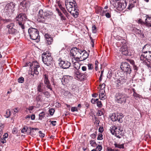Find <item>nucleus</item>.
<instances>
[{"instance_id":"obj_55","label":"nucleus","mask_w":151,"mask_h":151,"mask_svg":"<svg viewBox=\"0 0 151 151\" xmlns=\"http://www.w3.org/2000/svg\"><path fill=\"white\" fill-rule=\"evenodd\" d=\"M39 133L40 134L39 136L41 138H43L45 136V134L42 133V131H39Z\"/></svg>"},{"instance_id":"obj_8","label":"nucleus","mask_w":151,"mask_h":151,"mask_svg":"<svg viewBox=\"0 0 151 151\" xmlns=\"http://www.w3.org/2000/svg\"><path fill=\"white\" fill-rule=\"evenodd\" d=\"M115 5L118 10L122 11L126 8L127 4L125 0H120L119 1L116 2Z\"/></svg>"},{"instance_id":"obj_14","label":"nucleus","mask_w":151,"mask_h":151,"mask_svg":"<svg viewBox=\"0 0 151 151\" xmlns=\"http://www.w3.org/2000/svg\"><path fill=\"white\" fill-rule=\"evenodd\" d=\"M66 8L68 11L71 13L73 10H77L78 6L75 7L74 4H72L71 3H65Z\"/></svg>"},{"instance_id":"obj_6","label":"nucleus","mask_w":151,"mask_h":151,"mask_svg":"<svg viewBox=\"0 0 151 151\" xmlns=\"http://www.w3.org/2000/svg\"><path fill=\"white\" fill-rule=\"evenodd\" d=\"M80 66L79 65L78 68L76 67L74 65V67L77 69L76 70L74 71V76L76 77V79L80 81H83L86 78L87 73L85 72L84 73H80L78 69L80 68Z\"/></svg>"},{"instance_id":"obj_42","label":"nucleus","mask_w":151,"mask_h":151,"mask_svg":"<svg viewBox=\"0 0 151 151\" xmlns=\"http://www.w3.org/2000/svg\"><path fill=\"white\" fill-rule=\"evenodd\" d=\"M133 30L135 31V32L137 34H142V33L141 30H139L137 28H134L133 29Z\"/></svg>"},{"instance_id":"obj_64","label":"nucleus","mask_w":151,"mask_h":151,"mask_svg":"<svg viewBox=\"0 0 151 151\" xmlns=\"http://www.w3.org/2000/svg\"><path fill=\"white\" fill-rule=\"evenodd\" d=\"M109 151H119L118 149H112L110 148L109 149Z\"/></svg>"},{"instance_id":"obj_47","label":"nucleus","mask_w":151,"mask_h":151,"mask_svg":"<svg viewBox=\"0 0 151 151\" xmlns=\"http://www.w3.org/2000/svg\"><path fill=\"white\" fill-rule=\"evenodd\" d=\"M97 106L99 108H101L102 106V104L101 101H99V100L97 101Z\"/></svg>"},{"instance_id":"obj_37","label":"nucleus","mask_w":151,"mask_h":151,"mask_svg":"<svg viewBox=\"0 0 151 151\" xmlns=\"http://www.w3.org/2000/svg\"><path fill=\"white\" fill-rule=\"evenodd\" d=\"M61 10L67 16L68 14V13L66 12V10L65 8L62 6H60V7Z\"/></svg>"},{"instance_id":"obj_48","label":"nucleus","mask_w":151,"mask_h":151,"mask_svg":"<svg viewBox=\"0 0 151 151\" xmlns=\"http://www.w3.org/2000/svg\"><path fill=\"white\" fill-rule=\"evenodd\" d=\"M96 134L97 133L95 132V133H93L91 135L90 137L93 139H95L96 138Z\"/></svg>"},{"instance_id":"obj_5","label":"nucleus","mask_w":151,"mask_h":151,"mask_svg":"<svg viewBox=\"0 0 151 151\" xmlns=\"http://www.w3.org/2000/svg\"><path fill=\"white\" fill-rule=\"evenodd\" d=\"M42 59L43 63L47 66H49L52 63V58L51 53L48 52H44L42 55Z\"/></svg>"},{"instance_id":"obj_29","label":"nucleus","mask_w":151,"mask_h":151,"mask_svg":"<svg viewBox=\"0 0 151 151\" xmlns=\"http://www.w3.org/2000/svg\"><path fill=\"white\" fill-rule=\"evenodd\" d=\"M65 3H68L72 4H74V6L75 7L77 6V4L76 1L74 0H66Z\"/></svg>"},{"instance_id":"obj_22","label":"nucleus","mask_w":151,"mask_h":151,"mask_svg":"<svg viewBox=\"0 0 151 151\" xmlns=\"http://www.w3.org/2000/svg\"><path fill=\"white\" fill-rule=\"evenodd\" d=\"M146 18L145 20V23L146 26L151 27V17H149L148 15H146Z\"/></svg>"},{"instance_id":"obj_34","label":"nucleus","mask_w":151,"mask_h":151,"mask_svg":"<svg viewBox=\"0 0 151 151\" xmlns=\"http://www.w3.org/2000/svg\"><path fill=\"white\" fill-rule=\"evenodd\" d=\"M115 147L118 148L120 149L121 148H124V144L119 145L115 143L114 144Z\"/></svg>"},{"instance_id":"obj_26","label":"nucleus","mask_w":151,"mask_h":151,"mask_svg":"<svg viewBox=\"0 0 151 151\" xmlns=\"http://www.w3.org/2000/svg\"><path fill=\"white\" fill-rule=\"evenodd\" d=\"M121 38V39L118 42H117V43L118 44H121V46H123L124 45H127L126 44V41L123 39H122L121 37H120Z\"/></svg>"},{"instance_id":"obj_7","label":"nucleus","mask_w":151,"mask_h":151,"mask_svg":"<svg viewBox=\"0 0 151 151\" xmlns=\"http://www.w3.org/2000/svg\"><path fill=\"white\" fill-rule=\"evenodd\" d=\"M110 130L113 134L114 135L119 138H120L123 136L120 128H118L115 126H113L110 127Z\"/></svg>"},{"instance_id":"obj_23","label":"nucleus","mask_w":151,"mask_h":151,"mask_svg":"<svg viewBox=\"0 0 151 151\" xmlns=\"http://www.w3.org/2000/svg\"><path fill=\"white\" fill-rule=\"evenodd\" d=\"M37 91L40 92H42L44 91L43 84L42 83L39 84L37 87Z\"/></svg>"},{"instance_id":"obj_53","label":"nucleus","mask_w":151,"mask_h":151,"mask_svg":"<svg viewBox=\"0 0 151 151\" xmlns=\"http://www.w3.org/2000/svg\"><path fill=\"white\" fill-rule=\"evenodd\" d=\"M103 135L101 134H99L97 137V139L101 140L103 139Z\"/></svg>"},{"instance_id":"obj_21","label":"nucleus","mask_w":151,"mask_h":151,"mask_svg":"<svg viewBox=\"0 0 151 151\" xmlns=\"http://www.w3.org/2000/svg\"><path fill=\"white\" fill-rule=\"evenodd\" d=\"M70 77L68 76H65L63 77L61 79V81L62 84L64 85L66 83H68L69 81Z\"/></svg>"},{"instance_id":"obj_33","label":"nucleus","mask_w":151,"mask_h":151,"mask_svg":"<svg viewBox=\"0 0 151 151\" xmlns=\"http://www.w3.org/2000/svg\"><path fill=\"white\" fill-rule=\"evenodd\" d=\"M78 9L77 8L76 11V10H73L74 12H72V13L71 12V13L72 15H73L75 18H76L78 15Z\"/></svg>"},{"instance_id":"obj_24","label":"nucleus","mask_w":151,"mask_h":151,"mask_svg":"<svg viewBox=\"0 0 151 151\" xmlns=\"http://www.w3.org/2000/svg\"><path fill=\"white\" fill-rule=\"evenodd\" d=\"M18 32L17 30L15 29L14 28L7 31V33L10 35H15Z\"/></svg>"},{"instance_id":"obj_30","label":"nucleus","mask_w":151,"mask_h":151,"mask_svg":"<svg viewBox=\"0 0 151 151\" xmlns=\"http://www.w3.org/2000/svg\"><path fill=\"white\" fill-rule=\"evenodd\" d=\"M89 144L92 147H96L97 145L95 141L92 139L90 141Z\"/></svg>"},{"instance_id":"obj_28","label":"nucleus","mask_w":151,"mask_h":151,"mask_svg":"<svg viewBox=\"0 0 151 151\" xmlns=\"http://www.w3.org/2000/svg\"><path fill=\"white\" fill-rule=\"evenodd\" d=\"M74 59L76 61L78 62L79 61H81L82 60H81L80 57V58L78 57V56H76L75 57H74L72 58V60ZM74 65H75V66H76V65L77 64H78V62H74Z\"/></svg>"},{"instance_id":"obj_35","label":"nucleus","mask_w":151,"mask_h":151,"mask_svg":"<svg viewBox=\"0 0 151 151\" xmlns=\"http://www.w3.org/2000/svg\"><path fill=\"white\" fill-rule=\"evenodd\" d=\"M4 127V124H0V138L3 133V129Z\"/></svg>"},{"instance_id":"obj_4","label":"nucleus","mask_w":151,"mask_h":151,"mask_svg":"<svg viewBox=\"0 0 151 151\" xmlns=\"http://www.w3.org/2000/svg\"><path fill=\"white\" fill-rule=\"evenodd\" d=\"M27 16L24 14L20 13L16 18V23L22 29H24V22L27 19Z\"/></svg>"},{"instance_id":"obj_41","label":"nucleus","mask_w":151,"mask_h":151,"mask_svg":"<svg viewBox=\"0 0 151 151\" xmlns=\"http://www.w3.org/2000/svg\"><path fill=\"white\" fill-rule=\"evenodd\" d=\"M17 81L18 83H22L24 82V79L23 77H20L18 78Z\"/></svg>"},{"instance_id":"obj_59","label":"nucleus","mask_w":151,"mask_h":151,"mask_svg":"<svg viewBox=\"0 0 151 151\" xmlns=\"http://www.w3.org/2000/svg\"><path fill=\"white\" fill-rule=\"evenodd\" d=\"M17 132V130L16 128H14L12 131V132L14 134H16Z\"/></svg>"},{"instance_id":"obj_18","label":"nucleus","mask_w":151,"mask_h":151,"mask_svg":"<svg viewBox=\"0 0 151 151\" xmlns=\"http://www.w3.org/2000/svg\"><path fill=\"white\" fill-rule=\"evenodd\" d=\"M142 52L143 53H147L151 52V45L146 44L143 47Z\"/></svg>"},{"instance_id":"obj_11","label":"nucleus","mask_w":151,"mask_h":151,"mask_svg":"<svg viewBox=\"0 0 151 151\" xmlns=\"http://www.w3.org/2000/svg\"><path fill=\"white\" fill-rule=\"evenodd\" d=\"M126 82V79L124 77H121L115 79L114 84L117 88H121L122 85Z\"/></svg>"},{"instance_id":"obj_45","label":"nucleus","mask_w":151,"mask_h":151,"mask_svg":"<svg viewBox=\"0 0 151 151\" xmlns=\"http://www.w3.org/2000/svg\"><path fill=\"white\" fill-rule=\"evenodd\" d=\"M45 114L43 112L40 113L39 114V118L40 119H42L44 116Z\"/></svg>"},{"instance_id":"obj_10","label":"nucleus","mask_w":151,"mask_h":151,"mask_svg":"<svg viewBox=\"0 0 151 151\" xmlns=\"http://www.w3.org/2000/svg\"><path fill=\"white\" fill-rule=\"evenodd\" d=\"M120 68L123 71L127 73L130 74L132 71L131 68L129 63L126 62H122L120 66Z\"/></svg>"},{"instance_id":"obj_1","label":"nucleus","mask_w":151,"mask_h":151,"mask_svg":"<svg viewBox=\"0 0 151 151\" xmlns=\"http://www.w3.org/2000/svg\"><path fill=\"white\" fill-rule=\"evenodd\" d=\"M29 65H30L31 75L34 76L38 75L39 72L41 70V68L38 63L37 61H34Z\"/></svg>"},{"instance_id":"obj_51","label":"nucleus","mask_w":151,"mask_h":151,"mask_svg":"<svg viewBox=\"0 0 151 151\" xmlns=\"http://www.w3.org/2000/svg\"><path fill=\"white\" fill-rule=\"evenodd\" d=\"M49 111L50 115H52L55 111V110L53 109H51L49 110Z\"/></svg>"},{"instance_id":"obj_40","label":"nucleus","mask_w":151,"mask_h":151,"mask_svg":"<svg viewBox=\"0 0 151 151\" xmlns=\"http://www.w3.org/2000/svg\"><path fill=\"white\" fill-rule=\"evenodd\" d=\"M92 30L93 33H96L97 32V29L95 25H93L92 27Z\"/></svg>"},{"instance_id":"obj_54","label":"nucleus","mask_w":151,"mask_h":151,"mask_svg":"<svg viewBox=\"0 0 151 151\" xmlns=\"http://www.w3.org/2000/svg\"><path fill=\"white\" fill-rule=\"evenodd\" d=\"M105 83H103L101 86V88L100 90V92H101L102 91H103V89L105 88Z\"/></svg>"},{"instance_id":"obj_58","label":"nucleus","mask_w":151,"mask_h":151,"mask_svg":"<svg viewBox=\"0 0 151 151\" xmlns=\"http://www.w3.org/2000/svg\"><path fill=\"white\" fill-rule=\"evenodd\" d=\"M107 12V11H104L102 10V12H101V14H100V15H101L103 16H104L105 15V14L106 13V12Z\"/></svg>"},{"instance_id":"obj_20","label":"nucleus","mask_w":151,"mask_h":151,"mask_svg":"<svg viewBox=\"0 0 151 151\" xmlns=\"http://www.w3.org/2000/svg\"><path fill=\"white\" fill-rule=\"evenodd\" d=\"M121 51L123 55H128L129 51L127 48V45L122 46L121 48Z\"/></svg>"},{"instance_id":"obj_2","label":"nucleus","mask_w":151,"mask_h":151,"mask_svg":"<svg viewBox=\"0 0 151 151\" xmlns=\"http://www.w3.org/2000/svg\"><path fill=\"white\" fill-rule=\"evenodd\" d=\"M28 32L31 39L36 40L37 42L39 41L40 36L39 32L37 29L31 27L28 29Z\"/></svg>"},{"instance_id":"obj_19","label":"nucleus","mask_w":151,"mask_h":151,"mask_svg":"<svg viewBox=\"0 0 151 151\" xmlns=\"http://www.w3.org/2000/svg\"><path fill=\"white\" fill-rule=\"evenodd\" d=\"M45 38L47 41V43L48 45L51 44L53 40L51 36L48 34H46L45 35Z\"/></svg>"},{"instance_id":"obj_3","label":"nucleus","mask_w":151,"mask_h":151,"mask_svg":"<svg viewBox=\"0 0 151 151\" xmlns=\"http://www.w3.org/2000/svg\"><path fill=\"white\" fill-rule=\"evenodd\" d=\"M127 98V97L125 94L118 92L115 95V101L119 104L124 105L126 103Z\"/></svg>"},{"instance_id":"obj_57","label":"nucleus","mask_w":151,"mask_h":151,"mask_svg":"<svg viewBox=\"0 0 151 151\" xmlns=\"http://www.w3.org/2000/svg\"><path fill=\"white\" fill-rule=\"evenodd\" d=\"M88 69L89 70H92L93 68V65L92 64H88Z\"/></svg>"},{"instance_id":"obj_25","label":"nucleus","mask_w":151,"mask_h":151,"mask_svg":"<svg viewBox=\"0 0 151 151\" xmlns=\"http://www.w3.org/2000/svg\"><path fill=\"white\" fill-rule=\"evenodd\" d=\"M88 54L86 51H85L83 55L80 56L81 60H86L88 57Z\"/></svg>"},{"instance_id":"obj_9","label":"nucleus","mask_w":151,"mask_h":151,"mask_svg":"<svg viewBox=\"0 0 151 151\" xmlns=\"http://www.w3.org/2000/svg\"><path fill=\"white\" fill-rule=\"evenodd\" d=\"M123 117V115L122 113H113L111 116V119L113 121H118L122 123L123 122L122 119Z\"/></svg>"},{"instance_id":"obj_12","label":"nucleus","mask_w":151,"mask_h":151,"mask_svg":"<svg viewBox=\"0 0 151 151\" xmlns=\"http://www.w3.org/2000/svg\"><path fill=\"white\" fill-rule=\"evenodd\" d=\"M82 52L80 50L78 49L76 47L72 48L70 51V55L73 57L76 56H78L80 55L81 54Z\"/></svg>"},{"instance_id":"obj_38","label":"nucleus","mask_w":151,"mask_h":151,"mask_svg":"<svg viewBox=\"0 0 151 151\" xmlns=\"http://www.w3.org/2000/svg\"><path fill=\"white\" fill-rule=\"evenodd\" d=\"M56 10L57 11V12L59 15L61 17V19H63V20H65V17L63 16L62 14L61 13V12L58 9H56Z\"/></svg>"},{"instance_id":"obj_49","label":"nucleus","mask_w":151,"mask_h":151,"mask_svg":"<svg viewBox=\"0 0 151 151\" xmlns=\"http://www.w3.org/2000/svg\"><path fill=\"white\" fill-rule=\"evenodd\" d=\"M28 128L27 127H25L21 130V132L24 133L25 132H26L27 131Z\"/></svg>"},{"instance_id":"obj_43","label":"nucleus","mask_w":151,"mask_h":151,"mask_svg":"<svg viewBox=\"0 0 151 151\" xmlns=\"http://www.w3.org/2000/svg\"><path fill=\"white\" fill-rule=\"evenodd\" d=\"M103 9V8L101 7H99L97 8L96 11V12L97 14H101V12Z\"/></svg>"},{"instance_id":"obj_44","label":"nucleus","mask_w":151,"mask_h":151,"mask_svg":"<svg viewBox=\"0 0 151 151\" xmlns=\"http://www.w3.org/2000/svg\"><path fill=\"white\" fill-rule=\"evenodd\" d=\"M102 149V147L101 145H97L96 150V151H101Z\"/></svg>"},{"instance_id":"obj_61","label":"nucleus","mask_w":151,"mask_h":151,"mask_svg":"<svg viewBox=\"0 0 151 151\" xmlns=\"http://www.w3.org/2000/svg\"><path fill=\"white\" fill-rule=\"evenodd\" d=\"M145 65H146L148 67L150 68L151 67L150 63V61H148V62H146L145 63Z\"/></svg>"},{"instance_id":"obj_36","label":"nucleus","mask_w":151,"mask_h":151,"mask_svg":"<svg viewBox=\"0 0 151 151\" xmlns=\"http://www.w3.org/2000/svg\"><path fill=\"white\" fill-rule=\"evenodd\" d=\"M31 0H24V3L25 5V7H28L29 6L30 4V1Z\"/></svg>"},{"instance_id":"obj_46","label":"nucleus","mask_w":151,"mask_h":151,"mask_svg":"<svg viewBox=\"0 0 151 151\" xmlns=\"http://www.w3.org/2000/svg\"><path fill=\"white\" fill-rule=\"evenodd\" d=\"M147 57V61L148 60H151V52H149V53L147 55V56H146Z\"/></svg>"},{"instance_id":"obj_32","label":"nucleus","mask_w":151,"mask_h":151,"mask_svg":"<svg viewBox=\"0 0 151 151\" xmlns=\"http://www.w3.org/2000/svg\"><path fill=\"white\" fill-rule=\"evenodd\" d=\"M103 91H102L101 92L100 91L99 96L101 100H103L105 99V95L103 93Z\"/></svg>"},{"instance_id":"obj_13","label":"nucleus","mask_w":151,"mask_h":151,"mask_svg":"<svg viewBox=\"0 0 151 151\" xmlns=\"http://www.w3.org/2000/svg\"><path fill=\"white\" fill-rule=\"evenodd\" d=\"M59 64L60 66L63 69H67L70 66V63L66 61H63L62 60H60Z\"/></svg>"},{"instance_id":"obj_39","label":"nucleus","mask_w":151,"mask_h":151,"mask_svg":"<svg viewBox=\"0 0 151 151\" xmlns=\"http://www.w3.org/2000/svg\"><path fill=\"white\" fill-rule=\"evenodd\" d=\"M6 114L5 115V116L6 118L9 117L11 115V111L9 109H7L6 110Z\"/></svg>"},{"instance_id":"obj_16","label":"nucleus","mask_w":151,"mask_h":151,"mask_svg":"<svg viewBox=\"0 0 151 151\" xmlns=\"http://www.w3.org/2000/svg\"><path fill=\"white\" fill-rule=\"evenodd\" d=\"M48 76L46 74L44 75L43 80L44 83L45 84V86L47 87L48 88L50 89L51 91H52V88L51 86V84L48 78Z\"/></svg>"},{"instance_id":"obj_62","label":"nucleus","mask_w":151,"mask_h":151,"mask_svg":"<svg viewBox=\"0 0 151 151\" xmlns=\"http://www.w3.org/2000/svg\"><path fill=\"white\" fill-rule=\"evenodd\" d=\"M105 16L107 18H109L111 17V15L109 12H106L105 14Z\"/></svg>"},{"instance_id":"obj_60","label":"nucleus","mask_w":151,"mask_h":151,"mask_svg":"<svg viewBox=\"0 0 151 151\" xmlns=\"http://www.w3.org/2000/svg\"><path fill=\"white\" fill-rule=\"evenodd\" d=\"M138 23H139L141 24H145V22H144L141 19H139L138 21Z\"/></svg>"},{"instance_id":"obj_31","label":"nucleus","mask_w":151,"mask_h":151,"mask_svg":"<svg viewBox=\"0 0 151 151\" xmlns=\"http://www.w3.org/2000/svg\"><path fill=\"white\" fill-rule=\"evenodd\" d=\"M146 53H143L142 54H141L140 57V60H147V57L146 56H147V55L146 54Z\"/></svg>"},{"instance_id":"obj_27","label":"nucleus","mask_w":151,"mask_h":151,"mask_svg":"<svg viewBox=\"0 0 151 151\" xmlns=\"http://www.w3.org/2000/svg\"><path fill=\"white\" fill-rule=\"evenodd\" d=\"M14 23L13 22H11L9 24H8L6 27L8 29V30H9L10 29L14 28Z\"/></svg>"},{"instance_id":"obj_56","label":"nucleus","mask_w":151,"mask_h":151,"mask_svg":"<svg viewBox=\"0 0 151 151\" xmlns=\"http://www.w3.org/2000/svg\"><path fill=\"white\" fill-rule=\"evenodd\" d=\"M98 100V99H92L91 100V102L93 104H94L95 102L96 103L97 101Z\"/></svg>"},{"instance_id":"obj_52","label":"nucleus","mask_w":151,"mask_h":151,"mask_svg":"<svg viewBox=\"0 0 151 151\" xmlns=\"http://www.w3.org/2000/svg\"><path fill=\"white\" fill-rule=\"evenodd\" d=\"M43 14L44 17H45L46 19H47V17L49 16L50 14L47 12H43Z\"/></svg>"},{"instance_id":"obj_15","label":"nucleus","mask_w":151,"mask_h":151,"mask_svg":"<svg viewBox=\"0 0 151 151\" xmlns=\"http://www.w3.org/2000/svg\"><path fill=\"white\" fill-rule=\"evenodd\" d=\"M15 4L13 2H11L6 4L5 6V9L8 12L13 13L14 11Z\"/></svg>"},{"instance_id":"obj_17","label":"nucleus","mask_w":151,"mask_h":151,"mask_svg":"<svg viewBox=\"0 0 151 151\" xmlns=\"http://www.w3.org/2000/svg\"><path fill=\"white\" fill-rule=\"evenodd\" d=\"M45 17L43 15V10H40L38 15V21L42 22H45L46 20Z\"/></svg>"},{"instance_id":"obj_50","label":"nucleus","mask_w":151,"mask_h":151,"mask_svg":"<svg viewBox=\"0 0 151 151\" xmlns=\"http://www.w3.org/2000/svg\"><path fill=\"white\" fill-rule=\"evenodd\" d=\"M71 111L72 112H74L75 111H78V109L77 107H72L71 108Z\"/></svg>"},{"instance_id":"obj_63","label":"nucleus","mask_w":151,"mask_h":151,"mask_svg":"<svg viewBox=\"0 0 151 151\" xmlns=\"http://www.w3.org/2000/svg\"><path fill=\"white\" fill-rule=\"evenodd\" d=\"M133 68L135 70V72H136L138 70V67H137L136 65H135L133 66Z\"/></svg>"}]
</instances>
